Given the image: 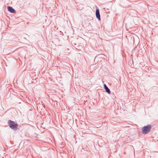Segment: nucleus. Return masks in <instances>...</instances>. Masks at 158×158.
Masks as SVG:
<instances>
[{
	"label": "nucleus",
	"mask_w": 158,
	"mask_h": 158,
	"mask_svg": "<svg viewBox=\"0 0 158 158\" xmlns=\"http://www.w3.org/2000/svg\"><path fill=\"white\" fill-rule=\"evenodd\" d=\"M152 128V126L149 125L144 127L142 129V132L143 134H146L148 133L150 131Z\"/></svg>",
	"instance_id": "obj_1"
},
{
	"label": "nucleus",
	"mask_w": 158,
	"mask_h": 158,
	"mask_svg": "<svg viewBox=\"0 0 158 158\" xmlns=\"http://www.w3.org/2000/svg\"><path fill=\"white\" fill-rule=\"evenodd\" d=\"M9 127L12 129L14 130L17 129V124L14 121L9 120L8 121Z\"/></svg>",
	"instance_id": "obj_2"
},
{
	"label": "nucleus",
	"mask_w": 158,
	"mask_h": 158,
	"mask_svg": "<svg viewBox=\"0 0 158 158\" xmlns=\"http://www.w3.org/2000/svg\"><path fill=\"white\" fill-rule=\"evenodd\" d=\"M96 15L97 18L99 20H100V16L99 12V10L98 9L96 11Z\"/></svg>",
	"instance_id": "obj_3"
},
{
	"label": "nucleus",
	"mask_w": 158,
	"mask_h": 158,
	"mask_svg": "<svg viewBox=\"0 0 158 158\" xmlns=\"http://www.w3.org/2000/svg\"><path fill=\"white\" fill-rule=\"evenodd\" d=\"M8 10L9 12L12 13H14L15 12V10L10 6L8 7Z\"/></svg>",
	"instance_id": "obj_4"
},
{
	"label": "nucleus",
	"mask_w": 158,
	"mask_h": 158,
	"mask_svg": "<svg viewBox=\"0 0 158 158\" xmlns=\"http://www.w3.org/2000/svg\"><path fill=\"white\" fill-rule=\"evenodd\" d=\"M106 92H107L108 94H110V91L109 89L108 88H106V89H105Z\"/></svg>",
	"instance_id": "obj_5"
},
{
	"label": "nucleus",
	"mask_w": 158,
	"mask_h": 158,
	"mask_svg": "<svg viewBox=\"0 0 158 158\" xmlns=\"http://www.w3.org/2000/svg\"><path fill=\"white\" fill-rule=\"evenodd\" d=\"M104 86L105 89H106V88H108L106 85H104Z\"/></svg>",
	"instance_id": "obj_6"
},
{
	"label": "nucleus",
	"mask_w": 158,
	"mask_h": 158,
	"mask_svg": "<svg viewBox=\"0 0 158 158\" xmlns=\"http://www.w3.org/2000/svg\"><path fill=\"white\" fill-rule=\"evenodd\" d=\"M104 86L105 89H106V88H108L106 85H104Z\"/></svg>",
	"instance_id": "obj_7"
}]
</instances>
